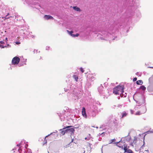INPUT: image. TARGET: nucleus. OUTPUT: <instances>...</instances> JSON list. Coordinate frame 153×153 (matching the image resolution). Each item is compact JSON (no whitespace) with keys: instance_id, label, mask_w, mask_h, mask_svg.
I'll use <instances>...</instances> for the list:
<instances>
[{"instance_id":"1","label":"nucleus","mask_w":153,"mask_h":153,"mask_svg":"<svg viewBox=\"0 0 153 153\" xmlns=\"http://www.w3.org/2000/svg\"><path fill=\"white\" fill-rule=\"evenodd\" d=\"M25 143V141H23L20 143L17 144L16 147H15L16 150H17L19 153H32L30 149H28L26 152L25 149L22 147V145Z\"/></svg>"},{"instance_id":"2","label":"nucleus","mask_w":153,"mask_h":153,"mask_svg":"<svg viewBox=\"0 0 153 153\" xmlns=\"http://www.w3.org/2000/svg\"><path fill=\"white\" fill-rule=\"evenodd\" d=\"M128 6L132 7V9H136L139 5L138 0H128Z\"/></svg>"},{"instance_id":"3","label":"nucleus","mask_w":153,"mask_h":153,"mask_svg":"<svg viewBox=\"0 0 153 153\" xmlns=\"http://www.w3.org/2000/svg\"><path fill=\"white\" fill-rule=\"evenodd\" d=\"M124 86L119 85L115 87L113 91V93L115 94H120L121 92H123Z\"/></svg>"},{"instance_id":"4","label":"nucleus","mask_w":153,"mask_h":153,"mask_svg":"<svg viewBox=\"0 0 153 153\" xmlns=\"http://www.w3.org/2000/svg\"><path fill=\"white\" fill-rule=\"evenodd\" d=\"M135 101L138 106H140L141 105L143 106L145 105L146 104L145 97L143 95H140L138 100Z\"/></svg>"},{"instance_id":"5","label":"nucleus","mask_w":153,"mask_h":153,"mask_svg":"<svg viewBox=\"0 0 153 153\" xmlns=\"http://www.w3.org/2000/svg\"><path fill=\"white\" fill-rule=\"evenodd\" d=\"M101 33H99L100 34L102 37H100L101 39H105L107 40V39L108 38V36L109 35L111 36V33H109L108 32H107L104 30H103L101 32Z\"/></svg>"},{"instance_id":"6","label":"nucleus","mask_w":153,"mask_h":153,"mask_svg":"<svg viewBox=\"0 0 153 153\" xmlns=\"http://www.w3.org/2000/svg\"><path fill=\"white\" fill-rule=\"evenodd\" d=\"M103 88V86H101L98 88V91L100 94L104 97V98H105V97L107 98L108 97V95L106 94H108V92L107 91H103L102 90Z\"/></svg>"},{"instance_id":"7","label":"nucleus","mask_w":153,"mask_h":153,"mask_svg":"<svg viewBox=\"0 0 153 153\" xmlns=\"http://www.w3.org/2000/svg\"><path fill=\"white\" fill-rule=\"evenodd\" d=\"M88 116L91 117H93L96 115L95 111L94 110L91 109V108L88 110Z\"/></svg>"},{"instance_id":"8","label":"nucleus","mask_w":153,"mask_h":153,"mask_svg":"<svg viewBox=\"0 0 153 153\" xmlns=\"http://www.w3.org/2000/svg\"><path fill=\"white\" fill-rule=\"evenodd\" d=\"M20 58L17 56H15L14 57L12 60V63L13 65L18 64L19 62Z\"/></svg>"},{"instance_id":"9","label":"nucleus","mask_w":153,"mask_h":153,"mask_svg":"<svg viewBox=\"0 0 153 153\" xmlns=\"http://www.w3.org/2000/svg\"><path fill=\"white\" fill-rule=\"evenodd\" d=\"M124 138H122L120 141L115 143L116 144V145L119 147L123 148V146L125 145V142L122 141V140Z\"/></svg>"},{"instance_id":"10","label":"nucleus","mask_w":153,"mask_h":153,"mask_svg":"<svg viewBox=\"0 0 153 153\" xmlns=\"http://www.w3.org/2000/svg\"><path fill=\"white\" fill-rule=\"evenodd\" d=\"M67 31L68 33L71 36L73 37H76L78 36L79 34L78 33H76V34H73L72 33H73V31H69L68 30H67Z\"/></svg>"},{"instance_id":"11","label":"nucleus","mask_w":153,"mask_h":153,"mask_svg":"<svg viewBox=\"0 0 153 153\" xmlns=\"http://www.w3.org/2000/svg\"><path fill=\"white\" fill-rule=\"evenodd\" d=\"M67 128H68V133H71L72 134V133H74L75 131V130L73 128H72V126H67Z\"/></svg>"},{"instance_id":"12","label":"nucleus","mask_w":153,"mask_h":153,"mask_svg":"<svg viewBox=\"0 0 153 153\" xmlns=\"http://www.w3.org/2000/svg\"><path fill=\"white\" fill-rule=\"evenodd\" d=\"M82 113L83 116L85 118H87V115L86 113L85 109V107H83L82 109Z\"/></svg>"},{"instance_id":"13","label":"nucleus","mask_w":153,"mask_h":153,"mask_svg":"<svg viewBox=\"0 0 153 153\" xmlns=\"http://www.w3.org/2000/svg\"><path fill=\"white\" fill-rule=\"evenodd\" d=\"M146 111V108L145 105H143L140 110V114L145 113Z\"/></svg>"},{"instance_id":"14","label":"nucleus","mask_w":153,"mask_h":153,"mask_svg":"<svg viewBox=\"0 0 153 153\" xmlns=\"http://www.w3.org/2000/svg\"><path fill=\"white\" fill-rule=\"evenodd\" d=\"M121 116H120L121 118L123 119V118L126 117L128 114V112L124 111L121 113Z\"/></svg>"},{"instance_id":"15","label":"nucleus","mask_w":153,"mask_h":153,"mask_svg":"<svg viewBox=\"0 0 153 153\" xmlns=\"http://www.w3.org/2000/svg\"><path fill=\"white\" fill-rule=\"evenodd\" d=\"M147 90L149 92H153V86L151 85H149L147 88Z\"/></svg>"},{"instance_id":"16","label":"nucleus","mask_w":153,"mask_h":153,"mask_svg":"<svg viewBox=\"0 0 153 153\" xmlns=\"http://www.w3.org/2000/svg\"><path fill=\"white\" fill-rule=\"evenodd\" d=\"M4 44V42L3 41H0V47L1 48H4L5 47H8L9 46V44H7V46H4L3 44Z\"/></svg>"},{"instance_id":"17","label":"nucleus","mask_w":153,"mask_h":153,"mask_svg":"<svg viewBox=\"0 0 153 153\" xmlns=\"http://www.w3.org/2000/svg\"><path fill=\"white\" fill-rule=\"evenodd\" d=\"M44 18L45 19L48 20L50 19H53V18L50 15H45L44 17Z\"/></svg>"},{"instance_id":"18","label":"nucleus","mask_w":153,"mask_h":153,"mask_svg":"<svg viewBox=\"0 0 153 153\" xmlns=\"http://www.w3.org/2000/svg\"><path fill=\"white\" fill-rule=\"evenodd\" d=\"M149 82L150 85L153 84V75L149 78Z\"/></svg>"},{"instance_id":"19","label":"nucleus","mask_w":153,"mask_h":153,"mask_svg":"<svg viewBox=\"0 0 153 153\" xmlns=\"http://www.w3.org/2000/svg\"><path fill=\"white\" fill-rule=\"evenodd\" d=\"M108 128V126L106 125L105 124H103L100 127V128H103V130L106 129Z\"/></svg>"},{"instance_id":"20","label":"nucleus","mask_w":153,"mask_h":153,"mask_svg":"<svg viewBox=\"0 0 153 153\" xmlns=\"http://www.w3.org/2000/svg\"><path fill=\"white\" fill-rule=\"evenodd\" d=\"M126 93L124 92V91L123 92H121L120 94V96L121 97H125L126 96Z\"/></svg>"},{"instance_id":"21","label":"nucleus","mask_w":153,"mask_h":153,"mask_svg":"<svg viewBox=\"0 0 153 153\" xmlns=\"http://www.w3.org/2000/svg\"><path fill=\"white\" fill-rule=\"evenodd\" d=\"M124 139L125 140V141L129 142L131 139V137L130 136L128 135L126 137H125Z\"/></svg>"},{"instance_id":"22","label":"nucleus","mask_w":153,"mask_h":153,"mask_svg":"<svg viewBox=\"0 0 153 153\" xmlns=\"http://www.w3.org/2000/svg\"><path fill=\"white\" fill-rule=\"evenodd\" d=\"M90 80L91 81H93L95 79V77L94 76L93 74H91L89 76Z\"/></svg>"},{"instance_id":"23","label":"nucleus","mask_w":153,"mask_h":153,"mask_svg":"<svg viewBox=\"0 0 153 153\" xmlns=\"http://www.w3.org/2000/svg\"><path fill=\"white\" fill-rule=\"evenodd\" d=\"M62 130H64L65 133H68V128H67V127L65 128H64L62 129H61L59 130L60 131H62Z\"/></svg>"},{"instance_id":"24","label":"nucleus","mask_w":153,"mask_h":153,"mask_svg":"<svg viewBox=\"0 0 153 153\" xmlns=\"http://www.w3.org/2000/svg\"><path fill=\"white\" fill-rule=\"evenodd\" d=\"M143 82L142 80H138L136 82V84L137 85H141L143 83Z\"/></svg>"},{"instance_id":"25","label":"nucleus","mask_w":153,"mask_h":153,"mask_svg":"<svg viewBox=\"0 0 153 153\" xmlns=\"http://www.w3.org/2000/svg\"><path fill=\"white\" fill-rule=\"evenodd\" d=\"M73 8L74 10H76L77 11H80V10L79 7H77L76 6H74L73 7Z\"/></svg>"},{"instance_id":"26","label":"nucleus","mask_w":153,"mask_h":153,"mask_svg":"<svg viewBox=\"0 0 153 153\" xmlns=\"http://www.w3.org/2000/svg\"><path fill=\"white\" fill-rule=\"evenodd\" d=\"M140 88L144 91L146 89V87H145L144 85H142L140 86Z\"/></svg>"},{"instance_id":"27","label":"nucleus","mask_w":153,"mask_h":153,"mask_svg":"<svg viewBox=\"0 0 153 153\" xmlns=\"http://www.w3.org/2000/svg\"><path fill=\"white\" fill-rule=\"evenodd\" d=\"M52 134H53V133H51L50 134H48V135L46 136L45 137V143H43V145H44L45 144H46L47 143V140H46V138L48 137V136H50V135H51Z\"/></svg>"},{"instance_id":"28","label":"nucleus","mask_w":153,"mask_h":153,"mask_svg":"<svg viewBox=\"0 0 153 153\" xmlns=\"http://www.w3.org/2000/svg\"><path fill=\"white\" fill-rule=\"evenodd\" d=\"M73 78L75 79L76 81H77L78 79V76L76 75H74L73 76Z\"/></svg>"},{"instance_id":"29","label":"nucleus","mask_w":153,"mask_h":153,"mask_svg":"<svg viewBox=\"0 0 153 153\" xmlns=\"http://www.w3.org/2000/svg\"><path fill=\"white\" fill-rule=\"evenodd\" d=\"M90 139L91 136L90 134H89L87 136V137L85 138V140H89Z\"/></svg>"},{"instance_id":"30","label":"nucleus","mask_w":153,"mask_h":153,"mask_svg":"<svg viewBox=\"0 0 153 153\" xmlns=\"http://www.w3.org/2000/svg\"><path fill=\"white\" fill-rule=\"evenodd\" d=\"M9 15V13H8L4 17L2 18H4V19H9L10 17H7V16H8Z\"/></svg>"},{"instance_id":"31","label":"nucleus","mask_w":153,"mask_h":153,"mask_svg":"<svg viewBox=\"0 0 153 153\" xmlns=\"http://www.w3.org/2000/svg\"><path fill=\"white\" fill-rule=\"evenodd\" d=\"M124 146V150L125 151L124 152H127V151L128 150V149H127L126 147L125 146V145Z\"/></svg>"},{"instance_id":"32","label":"nucleus","mask_w":153,"mask_h":153,"mask_svg":"<svg viewBox=\"0 0 153 153\" xmlns=\"http://www.w3.org/2000/svg\"><path fill=\"white\" fill-rule=\"evenodd\" d=\"M26 61H27L26 59H24V61H22L23 62V63H22V65H26V63H25V62H26Z\"/></svg>"},{"instance_id":"33","label":"nucleus","mask_w":153,"mask_h":153,"mask_svg":"<svg viewBox=\"0 0 153 153\" xmlns=\"http://www.w3.org/2000/svg\"><path fill=\"white\" fill-rule=\"evenodd\" d=\"M116 141V140L115 139H111V140L110 141V143H109V144H111V143L112 142H114V141Z\"/></svg>"},{"instance_id":"34","label":"nucleus","mask_w":153,"mask_h":153,"mask_svg":"<svg viewBox=\"0 0 153 153\" xmlns=\"http://www.w3.org/2000/svg\"><path fill=\"white\" fill-rule=\"evenodd\" d=\"M69 88L70 89V87H69L68 88H64V90L65 92H68V91L70 90Z\"/></svg>"},{"instance_id":"35","label":"nucleus","mask_w":153,"mask_h":153,"mask_svg":"<svg viewBox=\"0 0 153 153\" xmlns=\"http://www.w3.org/2000/svg\"><path fill=\"white\" fill-rule=\"evenodd\" d=\"M127 153H133L132 151L130 149H128V150L127 151Z\"/></svg>"},{"instance_id":"36","label":"nucleus","mask_w":153,"mask_h":153,"mask_svg":"<svg viewBox=\"0 0 153 153\" xmlns=\"http://www.w3.org/2000/svg\"><path fill=\"white\" fill-rule=\"evenodd\" d=\"M140 114V111H139L137 112L135 114L136 115H140V114Z\"/></svg>"},{"instance_id":"37","label":"nucleus","mask_w":153,"mask_h":153,"mask_svg":"<svg viewBox=\"0 0 153 153\" xmlns=\"http://www.w3.org/2000/svg\"><path fill=\"white\" fill-rule=\"evenodd\" d=\"M123 106V104H119L117 105V107L120 108H121Z\"/></svg>"},{"instance_id":"38","label":"nucleus","mask_w":153,"mask_h":153,"mask_svg":"<svg viewBox=\"0 0 153 153\" xmlns=\"http://www.w3.org/2000/svg\"><path fill=\"white\" fill-rule=\"evenodd\" d=\"M61 131V133L62 134V135H64L65 134V132L64 130H62Z\"/></svg>"},{"instance_id":"39","label":"nucleus","mask_w":153,"mask_h":153,"mask_svg":"<svg viewBox=\"0 0 153 153\" xmlns=\"http://www.w3.org/2000/svg\"><path fill=\"white\" fill-rule=\"evenodd\" d=\"M137 80V78L136 77H135L133 79V81H135Z\"/></svg>"},{"instance_id":"40","label":"nucleus","mask_w":153,"mask_h":153,"mask_svg":"<svg viewBox=\"0 0 153 153\" xmlns=\"http://www.w3.org/2000/svg\"><path fill=\"white\" fill-rule=\"evenodd\" d=\"M50 49V47L49 46H47L46 47V50H48Z\"/></svg>"},{"instance_id":"41","label":"nucleus","mask_w":153,"mask_h":153,"mask_svg":"<svg viewBox=\"0 0 153 153\" xmlns=\"http://www.w3.org/2000/svg\"><path fill=\"white\" fill-rule=\"evenodd\" d=\"M80 70L82 73L84 72V70H83V69L82 68H80Z\"/></svg>"},{"instance_id":"42","label":"nucleus","mask_w":153,"mask_h":153,"mask_svg":"<svg viewBox=\"0 0 153 153\" xmlns=\"http://www.w3.org/2000/svg\"><path fill=\"white\" fill-rule=\"evenodd\" d=\"M104 133V132H103V133H102L100 134V133H99V134L98 135V136H100V135H103V134Z\"/></svg>"},{"instance_id":"43","label":"nucleus","mask_w":153,"mask_h":153,"mask_svg":"<svg viewBox=\"0 0 153 153\" xmlns=\"http://www.w3.org/2000/svg\"><path fill=\"white\" fill-rule=\"evenodd\" d=\"M34 53H37V50H34L33 51Z\"/></svg>"},{"instance_id":"44","label":"nucleus","mask_w":153,"mask_h":153,"mask_svg":"<svg viewBox=\"0 0 153 153\" xmlns=\"http://www.w3.org/2000/svg\"><path fill=\"white\" fill-rule=\"evenodd\" d=\"M28 145L27 144H25V148H26L28 146Z\"/></svg>"},{"instance_id":"45","label":"nucleus","mask_w":153,"mask_h":153,"mask_svg":"<svg viewBox=\"0 0 153 153\" xmlns=\"http://www.w3.org/2000/svg\"><path fill=\"white\" fill-rule=\"evenodd\" d=\"M20 43L19 42H16V44L17 45H19V44H20Z\"/></svg>"},{"instance_id":"46","label":"nucleus","mask_w":153,"mask_h":153,"mask_svg":"<svg viewBox=\"0 0 153 153\" xmlns=\"http://www.w3.org/2000/svg\"><path fill=\"white\" fill-rule=\"evenodd\" d=\"M131 12V15H132L133 14V11L132 10L131 12Z\"/></svg>"},{"instance_id":"47","label":"nucleus","mask_w":153,"mask_h":153,"mask_svg":"<svg viewBox=\"0 0 153 153\" xmlns=\"http://www.w3.org/2000/svg\"><path fill=\"white\" fill-rule=\"evenodd\" d=\"M116 107V105H114L113 106H112V108H115L114 107Z\"/></svg>"},{"instance_id":"48","label":"nucleus","mask_w":153,"mask_h":153,"mask_svg":"<svg viewBox=\"0 0 153 153\" xmlns=\"http://www.w3.org/2000/svg\"><path fill=\"white\" fill-rule=\"evenodd\" d=\"M139 74V73L138 72H137L136 73V74L137 75H138V74Z\"/></svg>"},{"instance_id":"49","label":"nucleus","mask_w":153,"mask_h":153,"mask_svg":"<svg viewBox=\"0 0 153 153\" xmlns=\"http://www.w3.org/2000/svg\"><path fill=\"white\" fill-rule=\"evenodd\" d=\"M149 68H153V67H149Z\"/></svg>"},{"instance_id":"50","label":"nucleus","mask_w":153,"mask_h":153,"mask_svg":"<svg viewBox=\"0 0 153 153\" xmlns=\"http://www.w3.org/2000/svg\"><path fill=\"white\" fill-rule=\"evenodd\" d=\"M5 40H6V41H7L8 40H7V38H5Z\"/></svg>"},{"instance_id":"51","label":"nucleus","mask_w":153,"mask_h":153,"mask_svg":"<svg viewBox=\"0 0 153 153\" xmlns=\"http://www.w3.org/2000/svg\"><path fill=\"white\" fill-rule=\"evenodd\" d=\"M96 128L97 129V128H98V127H96Z\"/></svg>"},{"instance_id":"52","label":"nucleus","mask_w":153,"mask_h":153,"mask_svg":"<svg viewBox=\"0 0 153 153\" xmlns=\"http://www.w3.org/2000/svg\"><path fill=\"white\" fill-rule=\"evenodd\" d=\"M115 39V38H114V39H112L113 40H114Z\"/></svg>"},{"instance_id":"53","label":"nucleus","mask_w":153,"mask_h":153,"mask_svg":"<svg viewBox=\"0 0 153 153\" xmlns=\"http://www.w3.org/2000/svg\"><path fill=\"white\" fill-rule=\"evenodd\" d=\"M151 94V95L152 94V95H153V94Z\"/></svg>"},{"instance_id":"54","label":"nucleus","mask_w":153,"mask_h":153,"mask_svg":"<svg viewBox=\"0 0 153 153\" xmlns=\"http://www.w3.org/2000/svg\"><path fill=\"white\" fill-rule=\"evenodd\" d=\"M92 127H94V126H92Z\"/></svg>"},{"instance_id":"55","label":"nucleus","mask_w":153,"mask_h":153,"mask_svg":"<svg viewBox=\"0 0 153 153\" xmlns=\"http://www.w3.org/2000/svg\"><path fill=\"white\" fill-rule=\"evenodd\" d=\"M152 132H153V131H152Z\"/></svg>"}]
</instances>
